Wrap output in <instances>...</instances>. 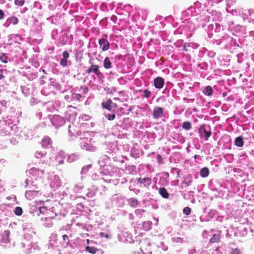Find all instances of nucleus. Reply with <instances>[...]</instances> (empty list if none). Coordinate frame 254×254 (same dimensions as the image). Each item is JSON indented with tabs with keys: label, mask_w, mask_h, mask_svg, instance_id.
<instances>
[{
	"label": "nucleus",
	"mask_w": 254,
	"mask_h": 254,
	"mask_svg": "<svg viewBox=\"0 0 254 254\" xmlns=\"http://www.w3.org/2000/svg\"><path fill=\"white\" fill-rule=\"evenodd\" d=\"M99 65L92 64L86 70V73L89 74L93 72L99 79H102L104 77L103 74L100 70Z\"/></svg>",
	"instance_id": "nucleus-1"
},
{
	"label": "nucleus",
	"mask_w": 254,
	"mask_h": 254,
	"mask_svg": "<svg viewBox=\"0 0 254 254\" xmlns=\"http://www.w3.org/2000/svg\"><path fill=\"white\" fill-rule=\"evenodd\" d=\"M99 44L100 48L103 51H106L110 48V43L108 41L104 38L99 39Z\"/></svg>",
	"instance_id": "nucleus-2"
},
{
	"label": "nucleus",
	"mask_w": 254,
	"mask_h": 254,
	"mask_svg": "<svg viewBox=\"0 0 254 254\" xmlns=\"http://www.w3.org/2000/svg\"><path fill=\"white\" fill-rule=\"evenodd\" d=\"M164 109L163 108L156 107L154 108L153 116L154 119H158L163 117Z\"/></svg>",
	"instance_id": "nucleus-3"
},
{
	"label": "nucleus",
	"mask_w": 254,
	"mask_h": 254,
	"mask_svg": "<svg viewBox=\"0 0 254 254\" xmlns=\"http://www.w3.org/2000/svg\"><path fill=\"white\" fill-rule=\"evenodd\" d=\"M164 84V80L161 77H158L154 80V85L156 88L160 89L162 88Z\"/></svg>",
	"instance_id": "nucleus-4"
},
{
	"label": "nucleus",
	"mask_w": 254,
	"mask_h": 254,
	"mask_svg": "<svg viewBox=\"0 0 254 254\" xmlns=\"http://www.w3.org/2000/svg\"><path fill=\"white\" fill-rule=\"evenodd\" d=\"M52 141L51 139L48 136L44 137L42 140L41 144L43 148H48L51 146Z\"/></svg>",
	"instance_id": "nucleus-5"
},
{
	"label": "nucleus",
	"mask_w": 254,
	"mask_h": 254,
	"mask_svg": "<svg viewBox=\"0 0 254 254\" xmlns=\"http://www.w3.org/2000/svg\"><path fill=\"white\" fill-rule=\"evenodd\" d=\"M199 131L202 132H204V135L205 136L206 140H207L208 138L211 135V131L209 126H207V127H202L200 128Z\"/></svg>",
	"instance_id": "nucleus-6"
},
{
	"label": "nucleus",
	"mask_w": 254,
	"mask_h": 254,
	"mask_svg": "<svg viewBox=\"0 0 254 254\" xmlns=\"http://www.w3.org/2000/svg\"><path fill=\"white\" fill-rule=\"evenodd\" d=\"M113 102L111 99H109L106 102L102 103V107L108 111H111L112 109Z\"/></svg>",
	"instance_id": "nucleus-7"
},
{
	"label": "nucleus",
	"mask_w": 254,
	"mask_h": 254,
	"mask_svg": "<svg viewBox=\"0 0 254 254\" xmlns=\"http://www.w3.org/2000/svg\"><path fill=\"white\" fill-rule=\"evenodd\" d=\"M137 182L140 184H143L145 186H148L151 184V179L149 178H138L137 179Z\"/></svg>",
	"instance_id": "nucleus-8"
},
{
	"label": "nucleus",
	"mask_w": 254,
	"mask_h": 254,
	"mask_svg": "<svg viewBox=\"0 0 254 254\" xmlns=\"http://www.w3.org/2000/svg\"><path fill=\"white\" fill-rule=\"evenodd\" d=\"M221 239V235L220 234L217 233L213 234L212 237L210 239V242L212 243H217L220 241Z\"/></svg>",
	"instance_id": "nucleus-9"
},
{
	"label": "nucleus",
	"mask_w": 254,
	"mask_h": 254,
	"mask_svg": "<svg viewBox=\"0 0 254 254\" xmlns=\"http://www.w3.org/2000/svg\"><path fill=\"white\" fill-rule=\"evenodd\" d=\"M235 144L238 147H242L244 145L243 137L240 136L236 138L235 140Z\"/></svg>",
	"instance_id": "nucleus-10"
},
{
	"label": "nucleus",
	"mask_w": 254,
	"mask_h": 254,
	"mask_svg": "<svg viewBox=\"0 0 254 254\" xmlns=\"http://www.w3.org/2000/svg\"><path fill=\"white\" fill-rule=\"evenodd\" d=\"M159 194L164 198H168L169 196V194L167 192L165 188H161L159 190Z\"/></svg>",
	"instance_id": "nucleus-11"
},
{
	"label": "nucleus",
	"mask_w": 254,
	"mask_h": 254,
	"mask_svg": "<svg viewBox=\"0 0 254 254\" xmlns=\"http://www.w3.org/2000/svg\"><path fill=\"white\" fill-rule=\"evenodd\" d=\"M103 66L105 69H109L112 67V63L108 57H106L103 61Z\"/></svg>",
	"instance_id": "nucleus-12"
},
{
	"label": "nucleus",
	"mask_w": 254,
	"mask_h": 254,
	"mask_svg": "<svg viewBox=\"0 0 254 254\" xmlns=\"http://www.w3.org/2000/svg\"><path fill=\"white\" fill-rule=\"evenodd\" d=\"M203 93L206 96H211L213 93L212 88L210 86H207L203 90Z\"/></svg>",
	"instance_id": "nucleus-13"
},
{
	"label": "nucleus",
	"mask_w": 254,
	"mask_h": 254,
	"mask_svg": "<svg viewBox=\"0 0 254 254\" xmlns=\"http://www.w3.org/2000/svg\"><path fill=\"white\" fill-rule=\"evenodd\" d=\"M209 172L208 169L207 167H204L201 169L200 174L202 177L205 178L208 176Z\"/></svg>",
	"instance_id": "nucleus-14"
},
{
	"label": "nucleus",
	"mask_w": 254,
	"mask_h": 254,
	"mask_svg": "<svg viewBox=\"0 0 254 254\" xmlns=\"http://www.w3.org/2000/svg\"><path fill=\"white\" fill-rule=\"evenodd\" d=\"M86 251L92 254H95L98 251V249L89 246H87L85 248Z\"/></svg>",
	"instance_id": "nucleus-15"
},
{
	"label": "nucleus",
	"mask_w": 254,
	"mask_h": 254,
	"mask_svg": "<svg viewBox=\"0 0 254 254\" xmlns=\"http://www.w3.org/2000/svg\"><path fill=\"white\" fill-rule=\"evenodd\" d=\"M183 128L186 130H189L191 127V124L189 121L184 122L182 126Z\"/></svg>",
	"instance_id": "nucleus-16"
},
{
	"label": "nucleus",
	"mask_w": 254,
	"mask_h": 254,
	"mask_svg": "<svg viewBox=\"0 0 254 254\" xmlns=\"http://www.w3.org/2000/svg\"><path fill=\"white\" fill-rule=\"evenodd\" d=\"M79 91L82 94H86L88 92V88L86 86H81Z\"/></svg>",
	"instance_id": "nucleus-17"
},
{
	"label": "nucleus",
	"mask_w": 254,
	"mask_h": 254,
	"mask_svg": "<svg viewBox=\"0 0 254 254\" xmlns=\"http://www.w3.org/2000/svg\"><path fill=\"white\" fill-rule=\"evenodd\" d=\"M82 97V95L80 94L74 93L72 94L71 98L73 100L79 101Z\"/></svg>",
	"instance_id": "nucleus-18"
},
{
	"label": "nucleus",
	"mask_w": 254,
	"mask_h": 254,
	"mask_svg": "<svg viewBox=\"0 0 254 254\" xmlns=\"http://www.w3.org/2000/svg\"><path fill=\"white\" fill-rule=\"evenodd\" d=\"M23 212L22 209L20 207H16L14 210V213L17 216H20Z\"/></svg>",
	"instance_id": "nucleus-19"
},
{
	"label": "nucleus",
	"mask_w": 254,
	"mask_h": 254,
	"mask_svg": "<svg viewBox=\"0 0 254 254\" xmlns=\"http://www.w3.org/2000/svg\"><path fill=\"white\" fill-rule=\"evenodd\" d=\"M63 240L65 242L66 246H68L70 243V240L68 238V237L66 235H64L63 236Z\"/></svg>",
	"instance_id": "nucleus-20"
},
{
	"label": "nucleus",
	"mask_w": 254,
	"mask_h": 254,
	"mask_svg": "<svg viewBox=\"0 0 254 254\" xmlns=\"http://www.w3.org/2000/svg\"><path fill=\"white\" fill-rule=\"evenodd\" d=\"M10 21L13 25H16L18 22V19L17 17L13 16L10 18Z\"/></svg>",
	"instance_id": "nucleus-21"
},
{
	"label": "nucleus",
	"mask_w": 254,
	"mask_h": 254,
	"mask_svg": "<svg viewBox=\"0 0 254 254\" xmlns=\"http://www.w3.org/2000/svg\"><path fill=\"white\" fill-rule=\"evenodd\" d=\"M190 212L191 209L189 207H186L183 209V213L187 215H190Z\"/></svg>",
	"instance_id": "nucleus-22"
},
{
	"label": "nucleus",
	"mask_w": 254,
	"mask_h": 254,
	"mask_svg": "<svg viewBox=\"0 0 254 254\" xmlns=\"http://www.w3.org/2000/svg\"><path fill=\"white\" fill-rule=\"evenodd\" d=\"M144 93V97L148 98H149L151 95V91L149 90L148 89H145L143 91Z\"/></svg>",
	"instance_id": "nucleus-23"
},
{
	"label": "nucleus",
	"mask_w": 254,
	"mask_h": 254,
	"mask_svg": "<svg viewBox=\"0 0 254 254\" xmlns=\"http://www.w3.org/2000/svg\"><path fill=\"white\" fill-rule=\"evenodd\" d=\"M25 0H15V4L18 6H22L24 3Z\"/></svg>",
	"instance_id": "nucleus-24"
},
{
	"label": "nucleus",
	"mask_w": 254,
	"mask_h": 254,
	"mask_svg": "<svg viewBox=\"0 0 254 254\" xmlns=\"http://www.w3.org/2000/svg\"><path fill=\"white\" fill-rule=\"evenodd\" d=\"M230 254H241V251L237 248L232 249Z\"/></svg>",
	"instance_id": "nucleus-25"
},
{
	"label": "nucleus",
	"mask_w": 254,
	"mask_h": 254,
	"mask_svg": "<svg viewBox=\"0 0 254 254\" xmlns=\"http://www.w3.org/2000/svg\"><path fill=\"white\" fill-rule=\"evenodd\" d=\"M106 117L109 120L112 121L115 119L116 115L115 114H108Z\"/></svg>",
	"instance_id": "nucleus-26"
},
{
	"label": "nucleus",
	"mask_w": 254,
	"mask_h": 254,
	"mask_svg": "<svg viewBox=\"0 0 254 254\" xmlns=\"http://www.w3.org/2000/svg\"><path fill=\"white\" fill-rule=\"evenodd\" d=\"M157 162L159 164H162L163 163V159L160 154L157 155Z\"/></svg>",
	"instance_id": "nucleus-27"
},
{
	"label": "nucleus",
	"mask_w": 254,
	"mask_h": 254,
	"mask_svg": "<svg viewBox=\"0 0 254 254\" xmlns=\"http://www.w3.org/2000/svg\"><path fill=\"white\" fill-rule=\"evenodd\" d=\"M47 208L45 206L40 207L39 209V212L41 214L44 213V212L47 211Z\"/></svg>",
	"instance_id": "nucleus-28"
},
{
	"label": "nucleus",
	"mask_w": 254,
	"mask_h": 254,
	"mask_svg": "<svg viewBox=\"0 0 254 254\" xmlns=\"http://www.w3.org/2000/svg\"><path fill=\"white\" fill-rule=\"evenodd\" d=\"M63 59L66 60H67V59L68 58L69 56L68 53L66 51H65L63 52Z\"/></svg>",
	"instance_id": "nucleus-29"
},
{
	"label": "nucleus",
	"mask_w": 254,
	"mask_h": 254,
	"mask_svg": "<svg viewBox=\"0 0 254 254\" xmlns=\"http://www.w3.org/2000/svg\"><path fill=\"white\" fill-rule=\"evenodd\" d=\"M7 58L5 56V55H3L0 57V60L4 63H7Z\"/></svg>",
	"instance_id": "nucleus-30"
},
{
	"label": "nucleus",
	"mask_w": 254,
	"mask_h": 254,
	"mask_svg": "<svg viewBox=\"0 0 254 254\" xmlns=\"http://www.w3.org/2000/svg\"><path fill=\"white\" fill-rule=\"evenodd\" d=\"M67 60L63 59L60 62V64L63 66H66L67 65Z\"/></svg>",
	"instance_id": "nucleus-31"
},
{
	"label": "nucleus",
	"mask_w": 254,
	"mask_h": 254,
	"mask_svg": "<svg viewBox=\"0 0 254 254\" xmlns=\"http://www.w3.org/2000/svg\"><path fill=\"white\" fill-rule=\"evenodd\" d=\"M100 236L101 237H105L106 238H109V236L108 234H105L103 232H101L100 233Z\"/></svg>",
	"instance_id": "nucleus-32"
},
{
	"label": "nucleus",
	"mask_w": 254,
	"mask_h": 254,
	"mask_svg": "<svg viewBox=\"0 0 254 254\" xmlns=\"http://www.w3.org/2000/svg\"><path fill=\"white\" fill-rule=\"evenodd\" d=\"M4 13L3 12V11L0 9V19H2L4 17Z\"/></svg>",
	"instance_id": "nucleus-33"
},
{
	"label": "nucleus",
	"mask_w": 254,
	"mask_h": 254,
	"mask_svg": "<svg viewBox=\"0 0 254 254\" xmlns=\"http://www.w3.org/2000/svg\"><path fill=\"white\" fill-rule=\"evenodd\" d=\"M4 77L3 75V70L2 69H0V80L2 79Z\"/></svg>",
	"instance_id": "nucleus-34"
},
{
	"label": "nucleus",
	"mask_w": 254,
	"mask_h": 254,
	"mask_svg": "<svg viewBox=\"0 0 254 254\" xmlns=\"http://www.w3.org/2000/svg\"><path fill=\"white\" fill-rule=\"evenodd\" d=\"M186 45H187V44H186V43H185V44L184 45V46H183V49H184V51H188V49H187V48H186Z\"/></svg>",
	"instance_id": "nucleus-35"
},
{
	"label": "nucleus",
	"mask_w": 254,
	"mask_h": 254,
	"mask_svg": "<svg viewBox=\"0 0 254 254\" xmlns=\"http://www.w3.org/2000/svg\"><path fill=\"white\" fill-rule=\"evenodd\" d=\"M117 104L113 103V104H112V108H117Z\"/></svg>",
	"instance_id": "nucleus-36"
},
{
	"label": "nucleus",
	"mask_w": 254,
	"mask_h": 254,
	"mask_svg": "<svg viewBox=\"0 0 254 254\" xmlns=\"http://www.w3.org/2000/svg\"><path fill=\"white\" fill-rule=\"evenodd\" d=\"M87 244L89 243V239L87 240Z\"/></svg>",
	"instance_id": "nucleus-37"
},
{
	"label": "nucleus",
	"mask_w": 254,
	"mask_h": 254,
	"mask_svg": "<svg viewBox=\"0 0 254 254\" xmlns=\"http://www.w3.org/2000/svg\"><path fill=\"white\" fill-rule=\"evenodd\" d=\"M194 158L195 159H196V158H197V155H195L194 156Z\"/></svg>",
	"instance_id": "nucleus-38"
},
{
	"label": "nucleus",
	"mask_w": 254,
	"mask_h": 254,
	"mask_svg": "<svg viewBox=\"0 0 254 254\" xmlns=\"http://www.w3.org/2000/svg\"><path fill=\"white\" fill-rule=\"evenodd\" d=\"M42 71H43V72L44 73H46V71H45V70H44V69H43Z\"/></svg>",
	"instance_id": "nucleus-39"
}]
</instances>
